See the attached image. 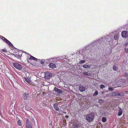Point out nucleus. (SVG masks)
<instances>
[{
    "label": "nucleus",
    "instance_id": "f257e3e1",
    "mask_svg": "<svg viewBox=\"0 0 128 128\" xmlns=\"http://www.w3.org/2000/svg\"><path fill=\"white\" fill-rule=\"evenodd\" d=\"M106 38H107V40H108L110 38V39L111 38L110 37L108 36H104V37L100 39L99 40H97L96 42H93L91 43L88 46L90 47V46H91L92 47H94L96 48H94L93 50L94 51L96 52L98 50L100 44H102V45H104V43H105L104 42H105V41L108 42L110 41V40H106Z\"/></svg>",
    "mask_w": 128,
    "mask_h": 128
},
{
    "label": "nucleus",
    "instance_id": "f03ea898",
    "mask_svg": "<svg viewBox=\"0 0 128 128\" xmlns=\"http://www.w3.org/2000/svg\"><path fill=\"white\" fill-rule=\"evenodd\" d=\"M116 83L120 86H126L128 85V84L126 82V80L124 79H120Z\"/></svg>",
    "mask_w": 128,
    "mask_h": 128
},
{
    "label": "nucleus",
    "instance_id": "7ed1b4c3",
    "mask_svg": "<svg viewBox=\"0 0 128 128\" xmlns=\"http://www.w3.org/2000/svg\"><path fill=\"white\" fill-rule=\"evenodd\" d=\"M94 119V114L92 113H91L87 114L86 117V120L89 122L92 121Z\"/></svg>",
    "mask_w": 128,
    "mask_h": 128
},
{
    "label": "nucleus",
    "instance_id": "20e7f679",
    "mask_svg": "<svg viewBox=\"0 0 128 128\" xmlns=\"http://www.w3.org/2000/svg\"><path fill=\"white\" fill-rule=\"evenodd\" d=\"M25 124L26 128H32V124L28 119H26Z\"/></svg>",
    "mask_w": 128,
    "mask_h": 128
},
{
    "label": "nucleus",
    "instance_id": "39448f33",
    "mask_svg": "<svg viewBox=\"0 0 128 128\" xmlns=\"http://www.w3.org/2000/svg\"><path fill=\"white\" fill-rule=\"evenodd\" d=\"M52 74L50 72L47 71L45 73V78L47 79H49L52 76Z\"/></svg>",
    "mask_w": 128,
    "mask_h": 128
},
{
    "label": "nucleus",
    "instance_id": "423d86ee",
    "mask_svg": "<svg viewBox=\"0 0 128 128\" xmlns=\"http://www.w3.org/2000/svg\"><path fill=\"white\" fill-rule=\"evenodd\" d=\"M13 65L14 67L18 69L21 70L22 69V65L18 63H13Z\"/></svg>",
    "mask_w": 128,
    "mask_h": 128
},
{
    "label": "nucleus",
    "instance_id": "0eeeda50",
    "mask_svg": "<svg viewBox=\"0 0 128 128\" xmlns=\"http://www.w3.org/2000/svg\"><path fill=\"white\" fill-rule=\"evenodd\" d=\"M111 96H118L122 95V93L121 92H112L110 94Z\"/></svg>",
    "mask_w": 128,
    "mask_h": 128
},
{
    "label": "nucleus",
    "instance_id": "6e6552de",
    "mask_svg": "<svg viewBox=\"0 0 128 128\" xmlns=\"http://www.w3.org/2000/svg\"><path fill=\"white\" fill-rule=\"evenodd\" d=\"M122 36L124 38H126L128 36V32L125 31L122 32L121 33Z\"/></svg>",
    "mask_w": 128,
    "mask_h": 128
},
{
    "label": "nucleus",
    "instance_id": "1a4fd4ad",
    "mask_svg": "<svg viewBox=\"0 0 128 128\" xmlns=\"http://www.w3.org/2000/svg\"><path fill=\"white\" fill-rule=\"evenodd\" d=\"M15 54H11L13 56H14V57L17 58H20L22 56V54H20L19 52H18V53H17V52H15Z\"/></svg>",
    "mask_w": 128,
    "mask_h": 128
},
{
    "label": "nucleus",
    "instance_id": "9d476101",
    "mask_svg": "<svg viewBox=\"0 0 128 128\" xmlns=\"http://www.w3.org/2000/svg\"><path fill=\"white\" fill-rule=\"evenodd\" d=\"M79 90L81 92H83L86 90V88L84 86L82 85H80L79 87Z\"/></svg>",
    "mask_w": 128,
    "mask_h": 128
},
{
    "label": "nucleus",
    "instance_id": "9b49d317",
    "mask_svg": "<svg viewBox=\"0 0 128 128\" xmlns=\"http://www.w3.org/2000/svg\"><path fill=\"white\" fill-rule=\"evenodd\" d=\"M54 90L58 94H61L62 92V90L60 89H58L56 87L54 88Z\"/></svg>",
    "mask_w": 128,
    "mask_h": 128
},
{
    "label": "nucleus",
    "instance_id": "f8f14e48",
    "mask_svg": "<svg viewBox=\"0 0 128 128\" xmlns=\"http://www.w3.org/2000/svg\"><path fill=\"white\" fill-rule=\"evenodd\" d=\"M28 94L24 93L23 95L22 98L25 100H27L28 97Z\"/></svg>",
    "mask_w": 128,
    "mask_h": 128
},
{
    "label": "nucleus",
    "instance_id": "ddd939ff",
    "mask_svg": "<svg viewBox=\"0 0 128 128\" xmlns=\"http://www.w3.org/2000/svg\"><path fill=\"white\" fill-rule=\"evenodd\" d=\"M125 48L124 49L127 53H128V43H127L125 44Z\"/></svg>",
    "mask_w": 128,
    "mask_h": 128
},
{
    "label": "nucleus",
    "instance_id": "4468645a",
    "mask_svg": "<svg viewBox=\"0 0 128 128\" xmlns=\"http://www.w3.org/2000/svg\"><path fill=\"white\" fill-rule=\"evenodd\" d=\"M118 108H119L118 110L119 112L118 113V116H120L122 114V109L119 107H118Z\"/></svg>",
    "mask_w": 128,
    "mask_h": 128
},
{
    "label": "nucleus",
    "instance_id": "2eb2a0df",
    "mask_svg": "<svg viewBox=\"0 0 128 128\" xmlns=\"http://www.w3.org/2000/svg\"><path fill=\"white\" fill-rule=\"evenodd\" d=\"M49 66L50 68H54L56 67V65L52 63H50L49 64Z\"/></svg>",
    "mask_w": 128,
    "mask_h": 128
},
{
    "label": "nucleus",
    "instance_id": "dca6fc26",
    "mask_svg": "<svg viewBox=\"0 0 128 128\" xmlns=\"http://www.w3.org/2000/svg\"><path fill=\"white\" fill-rule=\"evenodd\" d=\"M53 106L56 110L57 111L59 110V108L58 107V104H54Z\"/></svg>",
    "mask_w": 128,
    "mask_h": 128
},
{
    "label": "nucleus",
    "instance_id": "f3484780",
    "mask_svg": "<svg viewBox=\"0 0 128 128\" xmlns=\"http://www.w3.org/2000/svg\"><path fill=\"white\" fill-rule=\"evenodd\" d=\"M29 59L30 60H33L35 61H37L38 60V59L35 58L32 56H30V57L29 58Z\"/></svg>",
    "mask_w": 128,
    "mask_h": 128
},
{
    "label": "nucleus",
    "instance_id": "a211bd4d",
    "mask_svg": "<svg viewBox=\"0 0 128 128\" xmlns=\"http://www.w3.org/2000/svg\"><path fill=\"white\" fill-rule=\"evenodd\" d=\"M124 77H126V82L128 84V74L126 73H125L124 74Z\"/></svg>",
    "mask_w": 128,
    "mask_h": 128
},
{
    "label": "nucleus",
    "instance_id": "6ab92c4d",
    "mask_svg": "<svg viewBox=\"0 0 128 128\" xmlns=\"http://www.w3.org/2000/svg\"><path fill=\"white\" fill-rule=\"evenodd\" d=\"M82 66L84 68H90L91 66L90 65H87V64H86Z\"/></svg>",
    "mask_w": 128,
    "mask_h": 128
},
{
    "label": "nucleus",
    "instance_id": "aec40b11",
    "mask_svg": "<svg viewBox=\"0 0 128 128\" xmlns=\"http://www.w3.org/2000/svg\"><path fill=\"white\" fill-rule=\"evenodd\" d=\"M3 38V40L7 44H8L10 42L9 40H8L5 38Z\"/></svg>",
    "mask_w": 128,
    "mask_h": 128
},
{
    "label": "nucleus",
    "instance_id": "412c9836",
    "mask_svg": "<svg viewBox=\"0 0 128 128\" xmlns=\"http://www.w3.org/2000/svg\"><path fill=\"white\" fill-rule=\"evenodd\" d=\"M118 35L116 34H115L114 36V39H115V40H116L118 41ZM118 42V41H117Z\"/></svg>",
    "mask_w": 128,
    "mask_h": 128
},
{
    "label": "nucleus",
    "instance_id": "4be33fe9",
    "mask_svg": "<svg viewBox=\"0 0 128 128\" xmlns=\"http://www.w3.org/2000/svg\"><path fill=\"white\" fill-rule=\"evenodd\" d=\"M113 70L114 71H116L118 69V67L114 65L113 66Z\"/></svg>",
    "mask_w": 128,
    "mask_h": 128
},
{
    "label": "nucleus",
    "instance_id": "5701e85b",
    "mask_svg": "<svg viewBox=\"0 0 128 128\" xmlns=\"http://www.w3.org/2000/svg\"><path fill=\"white\" fill-rule=\"evenodd\" d=\"M79 126V125L78 123H75L74 124V128H77Z\"/></svg>",
    "mask_w": 128,
    "mask_h": 128
},
{
    "label": "nucleus",
    "instance_id": "b1692460",
    "mask_svg": "<svg viewBox=\"0 0 128 128\" xmlns=\"http://www.w3.org/2000/svg\"><path fill=\"white\" fill-rule=\"evenodd\" d=\"M8 44L10 46V47L12 48H16L13 45V44L10 42Z\"/></svg>",
    "mask_w": 128,
    "mask_h": 128
},
{
    "label": "nucleus",
    "instance_id": "393cba45",
    "mask_svg": "<svg viewBox=\"0 0 128 128\" xmlns=\"http://www.w3.org/2000/svg\"><path fill=\"white\" fill-rule=\"evenodd\" d=\"M98 94V92L97 90L93 94V96H97Z\"/></svg>",
    "mask_w": 128,
    "mask_h": 128
},
{
    "label": "nucleus",
    "instance_id": "a878e982",
    "mask_svg": "<svg viewBox=\"0 0 128 128\" xmlns=\"http://www.w3.org/2000/svg\"><path fill=\"white\" fill-rule=\"evenodd\" d=\"M102 120L103 122H105L106 121V118L104 117H103L102 118Z\"/></svg>",
    "mask_w": 128,
    "mask_h": 128
},
{
    "label": "nucleus",
    "instance_id": "bb28decb",
    "mask_svg": "<svg viewBox=\"0 0 128 128\" xmlns=\"http://www.w3.org/2000/svg\"><path fill=\"white\" fill-rule=\"evenodd\" d=\"M83 75L85 76H88V73L87 72H85L83 73Z\"/></svg>",
    "mask_w": 128,
    "mask_h": 128
},
{
    "label": "nucleus",
    "instance_id": "cd10ccee",
    "mask_svg": "<svg viewBox=\"0 0 128 128\" xmlns=\"http://www.w3.org/2000/svg\"><path fill=\"white\" fill-rule=\"evenodd\" d=\"M105 87V86L104 84H102L100 86V88L101 89H103Z\"/></svg>",
    "mask_w": 128,
    "mask_h": 128
},
{
    "label": "nucleus",
    "instance_id": "c85d7f7f",
    "mask_svg": "<svg viewBox=\"0 0 128 128\" xmlns=\"http://www.w3.org/2000/svg\"><path fill=\"white\" fill-rule=\"evenodd\" d=\"M103 100L102 99H100L99 100L98 102L100 104H102V103L103 102Z\"/></svg>",
    "mask_w": 128,
    "mask_h": 128
},
{
    "label": "nucleus",
    "instance_id": "c756f323",
    "mask_svg": "<svg viewBox=\"0 0 128 128\" xmlns=\"http://www.w3.org/2000/svg\"><path fill=\"white\" fill-rule=\"evenodd\" d=\"M25 80L28 83H30L31 82V81L28 78H26Z\"/></svg>",
    "mask_w": 128,
    "mask_h": 128
},
{
    "label": "nucleus",
    "instance_id": "7c9ffc66",
    "mask_svg": "<svg viewBox=\"0 0 128 128\" xmlns=\"http://www.w3.org/2000/svg\"><path fill=\"white\" fill-rule=\"evenodd\" d=\"M18 124L19 125L21 126V122L20 120H19L17 122Z\"/></svg>",
    "mask_w": 128,
    "mask_h": 128
},
{
    "label": "nucleus",
    "instance_id": "2f4dec72",
    "mask_svg": "<svg viewBox=\"0 0 128 128\" xmlns=\"http://www.w3.org/2000/svg\"><path fill=\"white\" fill-rule=\"evenodd\" d=\"M85 62V60H81L79 62L80 64H82L84 63Z\"/></svg>",
    "mask_w": 128,
    "mask_h": 128
},
{
    "label": "nucleus",
    "instance_id": "473e14b6",
    "mask_svg": "<svg viewBox=\"0 0 128 128\" xmlns=\"http://www.w3.org/2000/svg\"><path fill=\"white\" fill-rule=\"evenodd\" d=\"M108 90L110 91H112L114 90V89L110 87L108 88Z\"/></svg>",
    "mask_w": 128,
    "mask_h": 128
},
{
    "label": "nucleus",
    "instance_id": "72a5a7b5",
    "mask_svg": "<svg viewBox=\"0 0 128 128\" xmlns=\"http://www.w3.org/2000/svg\"><path fill=\"white\" fill-rule=\"evenodd\" d=\"M99 126L98 125L97 128H102V124H99Z\"/></svg>",
    "mask_w": 128,
    "mask_h": 128
},
{
    "label": "nucleus",
    "instance_id": "f704fd0d",
    "mask_svg": "<svg viewBox=\"0 0 128 128\" xmlns=\"http://www.w3.org/2000/svg\"><path fill=\"white\" fill-rule=\"evenodd\" d=\"M1 50L2 51L4 52H7V51L6 50V49H3L2 50Z\"/></svg>",
    "mask_w": 128,
    "mask_h": 128
},
{
    "label": "nucleus",
    "instance_id": "c9c22d12",
    "mask_svg": "<svg viewBox=\"0 0 128 128\" xmlns=\"http://www.w3.org/2000/svg\"><path fill=\"white\" fill-rule=\"evenodd\" d=\"M40 63L42 64H44V60L42 61V60H41L40 61Z\"/></svg>",
    "mask_w": 128,
    "mask_h": 128
},
{
    "label": "nucleus",
    "instance_id": "e433bc0d",
    "mask_svg": "<svg viewBox=\"0 0 128 128\" xmlns=\"http://www.w3.org/2000/svg\"><path fill=\"white\" fill-rule=\"evenodd\" d=\"M4 38V37L2 36H0V38H1L2 40H3V38Z\"/></svg>",
    "mask_w": 128,
    "mask_h": 128
},
{
    "label": "nucleus",
    "instance_id": "4c0bfd02",
    "mask_svg": "<svg viewBox=\"0 0 128 128\" xmlns=\"http://www.w3.org/2000/svg\"><path fill=\"white\" fill-rule=\"evenodd\" d=\"M65 117H66V118H68L69 116L68 115H66L65 116Z\"/></svg>",
    "mask_w": 128,
    "mask_h": 128
},
{
    "label": "nucleus",
    "instance_id": "58836bf2",
    "mask_svg": "<svg viewBox=\"0 0 128 128\" xmlns=\"http://www.w3.org/2000/svg\"><path fill=\"white\" fill-rule=\"evenodd\" d=\"M104 93V92H102V94H103Z\"/></svg>",
    "mask_w": 128,
    "mask_h": 128
},
{
    "label": "nucleus",
    "instance_id": "ea45409f",
    "mask_svg": "<svg viewBox=\"0 0 128 128\" xmlns=\"http://www.w3.org/2000/svg\"><path fill=\"white\" fill-rule=\"evenodd\" d=\"M126 92H127V93L128 94V91H126Z\"/></svg>",
    "mask_w": 128,
    "mask_h": 128
},
{
    "label": "nucleus",
    "instance_id": "a19ab883",
    "mask_svg": "<svg viewBox=\"0 0 128 128\" xmlns=\"http://www.w3.org/2000/svg\"><path fill=\"white\" fill-rule=\"evenodd\" d=\"M90 51L91 52H92V50H90Z\"/></svg>",
    "mask_w": 128,
    "mask_h": 128
}]
</instances>
